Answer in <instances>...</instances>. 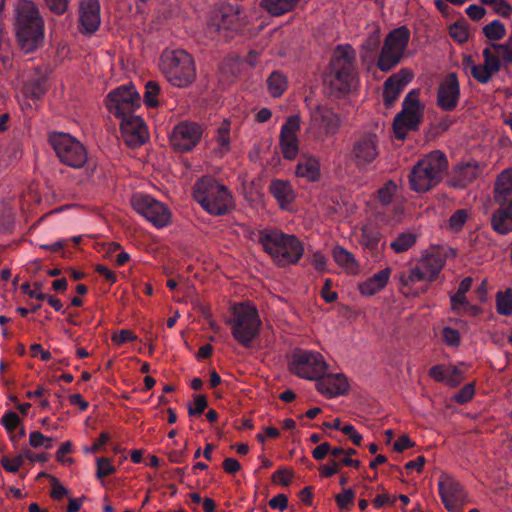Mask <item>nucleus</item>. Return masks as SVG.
Instances as JSON below:
<instances>
[{"label": "nucleus", "mask_w": 512, "mask_h": 512, "mask_svg": "<svg viewBox=\"0 0 512 512\" xmlns=\"http://www.w3.org/2000/svg\"><path fill=\"white\" fill-rule=\"evenodd\" d=\"M16 35L20 48L29 53L37 49L44 38V22L38 8L30 0H19L16 6Z\"/></svg>", "instance_id": "obj_1"}, {"label": "nucleus", "mask_w": 512, "mask_h": 512, "mask_svg": "<svg viewBox=\"0 0 512 512\" xmlns=\"http://www.w3.org/2000/svg\"><path fill=\"white\" fill-rule=\"evenodd\" d=\"M258 241L266 253L280 266L298 263L304 253L301 241L292 234L276 229H264L258 234Z\"/></svg>", "instance_id": "obj_2"}, {"label": "nucleus", "mask_w": 512, "mask_h": 512, "mask_svg": "<svg viewBox=\"0 0 512 512\" xmlns=\"http://www.w3.org/2000/svg\"><path fill=\"white\" fill-rule=\"evenodd\" d=\"M448 169L446 156L436 150L421 158L411 169L408 180L410 189L425 193L437 186Z\"/></svg>", "instance_id": "obj_3"}, {"label": "nucleus", "mask_w": 512, "mask_h": 512, "mask_svg": "<svg viewBox=\"0 0 512 512\" xmlns=\"http://www.w3.org/2000/svg\"><path fill=\"white\" fill-rule=\"evenodd\" d=\"M194 197L207 212L214 215H222L234 205L227 188L210 177H204L196 183Z\"/></svg>", "instance_id": "obj_4"}, {"label": "nucleus", "mask_w": 512, "mask_h": 512, "mask_svg": "<svg viewBox=\"0 0 512 512\" xmlns=\"http://www.w3.org/2000/svg\"><path fill=\"white\" fill-rule=\"evenodd\" d=\"M160 69L166 79L179 88L189 86L196 77L194 61L184 50L165 51L161 57Z\"/></svg>", "instance_id": "obj_5"}, {"label": "nucleus", "mask_w": 512, "mask_h": 512, "mask_svg": "<svg viewBox=\"0 0 512 512\" xmlns=\"http://www.w3.org/2000/svg\"><path fill=\"white\" fill-rule=\"evenodd\" d=\"M232 317L228 320L234 339L244 347H249L258 336L261 320L257 309L248 303L232 306Z\"/></svg>", "instance_id": "obj_6"}, {"label": "nucleus", "mask_w": 512, "mask_h": 512, "mask_svg": "<svg viewBox=\"0 0 512 512\" xmlns=\"http://www.w3.org/2000/svg\"><path fill=\"white\" fill-rule=\"evenodd\" d=\"M425 105L420 90H411L404 98L402 110L395 116L393 129L396 138L403 140L410 131L417 130L423 120Z\"/></svg>", "instance_id": "obj_7"}, {"label": "nucleus", "mask_w": 512, "mask_h": 512, "mask_svg": "<svg viewBox=\"0 0 512 512\" xmlns=\"http://www.w3.org/2000/svg\"><path fill=\"white\" fill-rule=\"evenodd\" d=\"M409 39L410 32L406 27L396 28L387 35L378 58V67L381 71H389L400 62Z\"/></svg>", "instance_id": "obj_8"}, {"label": "nucleus", "mask_w": 512, "mask_h": 512, "mask_svg": "<svg viewBox=\"0 0 512 512\" xmlns=\"http://www.w3.org/2000/svg\"><path fill=\"white\" fill-rule=\"evenodd\" d=\"M50 142L60 161L73 168H81L87 162L85 147L75 138L66 133H54Z\"/></svg>", "instance_id": "obj_9"}, {"label": "nucleus", "mask_w": 512, "mask_h": 512, "mask_svg": "<svg viewBox=\"0 0 512 512\" xmlns=\"http://www.w3.org/2000/svg\"><path fill=\"white\" fill-rule=\"evenodd\" d=\"M327 368L326 362L320 353L298 350L295 351L289 361V369L295 375L308 379H318L325 373Z\"/></svg>", "instance_id": "obj_10"}, {"label": "nucleus", "mask_w": 512, "mask_h": 512, "mask_svg": "<svg viewBox=\"0 0 512 512\" xmlns=\"http://www.w3.org/2000/svg\"><path fill=\"white\" fill-rule=\"evenodd\" d=\"M133 209L156 228H163L171 223L169 208L162 202L145 194H135L131 199Z\"/></svg>", "instance_id": "obj_11"}, {"label": "nucleus", "mask_w": 512, "mask_h": 512, "mask_svg": "<svg viewBox=\"0 0 512 512\" xmlns=\"http://www.w3.org/2000/svg\"><path fill=\"white\" fill-rule=\"evenodd\" d=\"M141 98L133 85L119 86L110 91L106 97V108L117 118L123 119L139 107Z\"/></svg>", "instance_id": "obj_12"}, {"label": "nucleus", "mask_w": 512, "mask_h": 512, "mask_svg": "<svg viewBox=\"0 0 512 512\" xmlns=\"http://www.w3.org/2000/svg\"><path fill=\"white\" fill-rule=\"evenodd\" d=\"M438 491L444 507L449 512H462L466 493L458 480L450 474L442 473L438 480Z\"/></svg>", "instance_id": "obj_13"}, {"label": "nucleus", "mask_w": 512, "mask_h": 512, "mask_svg": "<svg viewBox=\"0 0 512 512\" xmlns=\"http://www.w3.org/2000/svg\"><path fill=\"white\" fill-rule=\"evenodd\" d=\"M201 135L202 129L197 123L180 122L172 129L169 141L173 149L185 152L196 146Z\"/></svg>", "instance_id": "obj_14"}, {"label": "nucleus", "mask_w": 512, "mask_h": 512, "mask_svg": "<svg viewBox=\"0 0 512 512\" xmlns=\"http://www.w3.org/2000/svg\"><path fill=\"white\" fill-rule=\"evenodd\" d=\"M378 156L376 135L372 132L360 135L353 143L351 157L359 168L369 166Z\"/></svg>", "instance_id": "obj_15"}, {"label": "nucleus", "mask_w": 512, "mask_h": 512, "mask_svg": "<svg viewBox=\"0 0 512 512\" xmlns=\"http://www.w3.org/2000/svg\"><path fill=\"white\" fill-rule=\"evenodd\" d=\"M300 130V117L290 116L281 127L280 149L283 157L288 160L296 158L299 152L298 132Z\"/></svg>", "instance_id": "obj_16"}, {"label": "nucleus", "mask_w": 512, "mask_h": 512, "mask_svg": "<svg viewBox=\"0 0 512 512\" xmlns=\"http://www.w3.org/2000/svg\"><path fill=\"white\" fill-rule=\"evenodd\" d=\"M239 26V13L238 10L232 5H225L213 10L207 22V28L211 32L235 30Z\"/></svg>", "instance_id": "obj_17"}, {"label": "nucleus", "mask_w": 512, "mask_h": 512, "mask_svg": "<svg viewBox=\"0 0 512 512\" xmlns=\"http://www.w3.org/2000/svg\"><path fill=\"white\" fill-rule=\"evenodd\" d=\"M121 133L125 142L132 147L140 146L149 138L147 127L139 116L129 115L121 119Z\"/></svg>", "instance_id": "obj_18"}, {"label": "nucleus", "mask_w": 512, "mask_h": 512, "mask_svg": "<svg viewBox=\"0 0 512 512\" xmlns=\"http://www.w3.org/2000/svg\"><path fill=\"white\" fill-rule=\"evenodd\" d=\"M414 73L409 68H402L391 75L384 83L383 101L385 106L391 107L403 89L412 81Z\"/></svg>", "instance_id": "obj_19"}, {"label": "nucleus", "mask_w": 512, "mask_h": 512, "mask_svg": "<svg viewBox=\"0 0 512 512\" xmlns=\"http://www.w3.org/2000/svg\"><path fill=\"white\" fill-rule=\"evenodd\" d=\"M459 97L460 87L458 79L454 73H450L439 85L437 104L445 111H452L457 107Z\"/></svg>", "instance_id": "obj_20"}, {"label": "nucleus", "mask_w": 512, "mask_h": 512, "mask_svg": "<svg viewBox=\"0 0 512 512\" xmlns=\"http://www.w3.org/2000/svg\"><path fill=\"white\" fill-rule=\"evenodd\" d=\"M397 280L400 284L401 291L406 295L413 296L418 295L422 291L419 285L427 283L415 263L410 264L407 269L399 272Z\"/></svg>", "instance_id": "obj_21"}, {"label": "nucleus", "mask_w": 512, "mask_h": 512, "mask_svg": "<svg viewBox=\"0 0 512 512\" xmlns=\"http://www.w3.org/2000/svg\"><path fill=\"white\" fill-rule=\"evenodd\" d=\"M325 82L329 85L332 92L345 94L351 91L355 86L354 71L330 68L326 75Z\"/></svg>", "instance_id": "obj_22"}, {"label": "nucleus", "mask_w": 512, "mask_h": 512, "mask_svg": "<svg viewBox=\"0 0 512 512\" xmlns=\"http://www.w3.org/2000/svg\"><path fill=\"white\" fill-rule=\"evenodd\" d=\"M80 23L83 29L92 33L100 25V5L98 0H81L80 2Z\"/></svg>", "instance_id": "obj_23"}, {"label": "nucleus", "mask_w": 512, "mask_h": 512, "mask_svg": "<svg viewBox=\"0 0 512 512\" xmlns=\"http://www.w3.org/2000/svg\"><path fill=\"white\" fill-rule=\"evenodd\" d=\"M316 387L322 395L333 398L347 392L348 381L343 374H330L318 380Z\"/></svg>", "instance_id": "obj_24"}, {"label": "nucleus", "mask_w": 512, "mask_h": 512, "mask_svg": "<svg viewBox=\"0 0 512 512\" xmlns=\"http://www.w3.org/2000/svg\"><path fill=\"white\" fill-rule=\"evenodd\" d=\"M312 121L321 126L327 134H334L338 130L340 117L330 108L318 105L311 114Z\"/></svg>", "instance_id": "obj_25"}, {"label": "nucleus", "mask_w": 512, "mask_h": 512, "mask_svg": "<svg viewBox=\"0 0 512 512\" xmlns=\"http://www.w3.org/2000/svg\"><path fill=\"white\" fill-rule=\"evenodd\" d=\"M390 276L391 269L389 267L382 269L375 273L372 277L359 283L358 290L363 296H373L386 287Z\"/></svg>", "instance_id": "obj_26"}, {"label": "nucleus", "mask_w": 512, "mask_h": 512, "mask_svg": "<svg viewBox=\"0 0 512 512\" xmlns=\"http://www.w3.org/2000/svg\"><path fill=\"white\" fill-rule=\"evenodd\" d=\"M444 264L445 260L441 256L435 254L425 255L415 263L427 283L436 280L443 269Z\"/></svg>", "instance_id": "obj_27"}, {"label": "nucleus", "mask_w": 512, "mask_h": 512, "mask_svg": "<svg viewBox=\"0 0 512 512\" xmlns=\"http://www.w3.org/2000/svg\"><path fill=\"white\" fill-rule=\"evenodd\" d=\"M497 209L491 217V226L495 232L506 235L512 232V198Z\"/></svg>", "instance_id": "obj_28"}, {"label": "nucleus", "mask_w": 512, "mask_h": 512, "mask_svg": "<svg viewBox=\"0 0 512 512\" xmlns=\"http://www.w3.org/2000/svg\"><path fill=\"white\" fill-rule=\"evenodd\" d=\"M296 176L309 182L318 181L321 176L319 160L312 156L303 155L298 161L295 170Z\"/></svg>", "instance_id": "obj_29"}, {"label": "nucleus", "mask_w": 512, "mask_h": 512, "mask_svg": "<svg viewBox=\"0 0 512 512\" xmlns=\"http://www.w3.org/2000/svg\"><path fill=\"white\" fill-rule=\"evenodd\" d=\"M512 194V168L503 170L496 178L494 185V200L504 204Z\"/></svg>", "instance_id": "obj_30"}, {"label": "nucleus", "mask_w": 512, "mask_h": 512, "mask_svg": "<svg viewBox=\"0 0 512 512\" xmlns=\"http://www.w3.org/2000/svg\"><path fill=\"white\" fill-rule=\"evenodd\" d=\"M355 52L350 45L338 46L334 51L330 68L354 71Z\"/></svg>", "instance_id": "obj_31"}, {"label": "nucleus", "mask_w": 512, "mask_h": 512, "mask_svg": "<svg viewBox=\"0 0 512 512\" xmlns=\"http://www.w3.org/2000/svg\"><path fill=\"white\" fill-rule=\"evenodd\" d=\"M479 169L474 163L458 165L453 170L452 185L455 187H465L478 177Z\"/></svg>", "instance_id": "obj_32"}, {"label": "nucleus", "mask_w": 512, "mask_h": 512, "mask_svg": "<svg viewBox=\"0 0 512 512\" xmlns=\"http://www.w3.org/2000/svg\"><path fill=\"white\" fill-rule=\"evenodd\" d=\"M270 190L282 208H287L295 199L294 190L286 181H272Z\"/></svg>", "instance_id": "obj_33"}, {"label": "nucleus", "mask_w": 512, "mask_h": 512, "mask_svg": "<svg viewBox=\"0 0 512 512\" xmlns=\"http://www.w3.org/2000/svg\"><path fill=\"white\" fill-rule=\"evenodd\" d=\"M332 256L334 261L348 273L354 274L358 271L359 265L354 256L342 246L333 248Z\"/></svg>", "instance_id": "obj_34"}, {"label": "nucleus", "mask_w": 512, "mask_h": 512, "mask_svg": "<svg viewBox=\"0 0 512 512\" xmlns=\"http://www.w3.org/2000/svg\"><path fill=\"white\" fill-rule=\"evenodd\" d=\"M288 87L287 77L279 71H274L267 79V88L272 97H280Z\"/></svg>", "instance_id": "obj_35"}, {"label": "nucleus", "mask_w": 512, "mask_h": 512, "mask_svg": "<svg viewBox=\"0 0 512 512\" xmlns=\"http://www.w3.org/2000/svg\"><path fill=\"white\" fill-rule=\"evenodd\" d=\"M356 454L357 450H331L330 457L340 471L343 466L359 467L360 461L352 458Z\"/></svg>", "instance_id": "obj_36"}, {"label": "nucleus", "mask_w": 512, "mask_h": 512, "mask_svg": "<svg viewBox=\"0 0 512 512\" xmlns=\"http://www.w3.org/2000/svg\"><path fill=\"white\" fill-rule=\"evenodd\" d=\"M230 130V123L227 120H224L216 130L215 140L218 144L217 152L220 155H224L230 151Z\"/></svg>", "instance_id": "obj_37"}, {"label": "nucleus", "mask_w": 512, "mask_h": 512, "mask_svg": "<svg viewBox=\"0 0 512 512\" xmlns=\"http://www.w3.org/2000/svg\"><path fill=\"white\" fill-rule=\"evenodd\" d=\"M1 422L13 441H16V439H19L24 435V431L20 427V418L16 413L9 412L4 414Z\"/></svg>", "instance_id": "obj_38"}, {"label": "nucleus", "mask_w": 512, "mask_h": 512, "mask_svg": "<svg viewBox=\"0 0 512 512\" xmlns=\"http://www.w3.org/2000/svg\"><path fill=\"white\" fill-rule=\"evenodd\" d=\"M299 0H262V6L272 15H282L296 5Z\"/></svg>", "instance_id": "obj_39"}, {"label": "nucleus", "mask_w": 512, "mask_h": 512, "mask_svg": "<svg viewBox=\"0 0 512 512\" xmlns=\"http://www.w3.org/2000/svg\"><path fill=\"white\" fill-rule=\"evenodd\" d=\"M451 308L456 313H469L471 315H477L480 312L478 307L470 305L467 302L465 294L458 292L451 296Z\"/></svg>", "instance_id": "obj_40"}, {"label": "nucleus", "mask_w": 512, "mask_h": 512, "mask_svg": "<svg viewBox=\"0 0 512 512\" xmlns=\"http://www.w3.org/2000/svg\"><path fill=\"white\" fill-rule=\"evenodd\" d=\"M496 309L501 315L512 314V289L507 288L496 294Z\"/></svg>", "instance_id": "obj_41"}, {"label": "nucleus", "mask_w": 512, "mask_h": 512, "mask_svg": "<svg viewBox=\"0 0 512 512\" xmlns=\"http://www.w3.org/2000/svg\"><path fill=\"white\" fill-rule=\"evenodd\" d=\"M416 242V235L413 233H402L390 246L396 253H402L410 249Z\"/></svg>", "instance_id": "obj_42"}, {"label": "nucleus", "mask_w": 512, "mask_h": 512, "mask_svg": "<svg viewBox=\"0 0 512 512\" xmlns=\"http://www.w3.org/2000/svg\"><path fill=\"white\" fill-rule=\"evenodd\" d=\"M29 441L34 448H51L58 445L56 438L45 436L38 431L32 432L29 435Z\"/></svg>", "instance_id": "obj_43"}, {"label": "nucleus", "mask_w": 512, "mask_h": 512, "mask_svg": "<svg viewBox=\"0 0 512 512\" xmlns=\"http://www.w3.org/2000/svg\"><path fill=\"white\" fill-rule=\"evenodd\" d=\"M483 32L490 40H500L505 36L506 30L500 21L494 20L483 28Z\"/></svg>", "instance_id": "obj_44"}, {"label": "nucleus", "mask_w": 512, "mask_h": 512, "mask_svg": "<svg viewBox=\"0 0 512 512\" xmlns=\"http://www.w3.org/2000/svg\"><path fill=\"white\" fill-rule=\"evenodd\" d=\"M116 468L111 463V460L104 457H96V477L98 479H103L113 473H115Z\"/></svg>", "instance_id": "obj_45"}, {"label": "nucleus", "mask_w": 512, "mask_h": 512, "mask_svg": "<svg viewBox=\"0 0 512 512\" xmlns=\"http://www.w3.org/2000/svg\"><path fill=\"white\" fill-rule=\"evenodd\" d=\"M159 91L160 88L156 82L150 81L146 83L144 99L147 106L156 107L158 105L157 96Z\"/></svg>", "instance_id": "obj_46"}, {"label": "nucleus", "mask_w": 512, "mask_h": 512, "mask_svg": "<svg viewBox=\"0 0 512 512\" xmlns=\"http://www.w3.org/2000/svg\"><path fill=\"white\" fill-rule=\"evenodd\" d=\"M484 63L486 70L495 74L500 70V61L497 55H494L489 48L483 50Z\"/></svg>", "instance_id": "obj_47"}, {"label": "nucleus", "mask_w": 512, "mask_h": 512, "mask_svg": "<svg viewBox=\"0 0 512 512\" xmlns=\"http://www.w3.org/2000/svg\"><path fill=\"white\" fill-rule=\"evenodd\" d=\"M450 36L459 43H464L469 38V30L464 23L457 22L450 27Z\"/></svg>", "instance_id": "obj_48"}, {"label": "nucleus", "mask_w": 512, "mask_h": 512, "mask_svg": "<svg viewBox=\"0 0 512 512\" xmlns=\"http://www.w3.org/2000/svg\"><path fill=\"white\" fill-rule=\"evenodd\" d=\"M468 211L461 209L456 211L449 219V227L454 231H459L468 219Z\"/></svg>", "instance_id": "obj_49"}, {"label": "nucleus", "mask_w": 512, "mask_h": 512, "mask_svg": "<svg viewBox=\"0 0 512 512\" xmlns=\"http://www.w3.org/2000/svg\"><path fill=\"white\" fill-rule=\"evenodd\" d=\"M396 190H397V185L394 182H392V181L386 182L384 184V186L382 188H380L378 191L379 200L383 204L390 203Z\"/></svg>", "instance_id": "obj_50"}, {"label": "nucleus", "mask_w": 512, "mask_h": 512, "mask_svg": "<svg viewBox=\"0 0 512 512\" xmlns=\"http://www.w3.org/2000/svg\"><path fill=\"white\" fill-rule=\"evenodd\" d=\"M355 492L352 489H344L342 493L335 496L338 507L342 510L348 509L353 503Z\"/></svg>", "instance_id": "obj_51"}, {"label": "nucleus", "mask_w": 512, "mask_h": 512, "mask_svg": "<svg viewBox=\"0 0 512 512\" xmlns=\"http://www.w3.org/2000/svg\"><path fill=\"white\" fill-rule=\"evenodd\" d=\"M470 72L472 76L480 83H487L493 75L488 70H486V68L482 64L471 65Z\"/></svg>", "instance_id": "obj_52"}, {"label": "nucleus", "mask_w": 512, "mask_h": 512, "mask_svg": "<svg viewBox=\"0 0 512 512\" xmlns=\"http://www.w3.org/2000/svg\"><path fill=\"white\" fill-rule=\"evenodd\" d=\"M474 393V385L467 384L457 394L453 396V400L459 404H463L470 401L474 396Z\"/></svg>", "instance_id": "obj_53"}, {"label": "nucleus", "mask_w": 512, "mask_h": 512, "mask_svg": "<svg viewBox=\"0 0 512 512\" xmlns=\"http://www.w3.org/2000/svg\"><path fill=\"white\" fill-rule=\"evenodd\" d=\"M342 433L350 440L354 446H360L362 442V435L351 424H344Z\"/></svg>", "instance_id": "obj_54"}, {"label": "nucleus", "mask_w": 512, "mask_h": 512, "mask_svg": "<svg viewBox=\"0 0 512 512\" xmlns=\"http://www.w3.org/2000/svg\"><path fill=\"white\" fill-rule=\"evenodd\" d=\"M463 380V373L456 366H448V374L446 375V384L455 387Z\"/></svg>", "instance_id": "obj_55"}, {"label": "nucleus", "mask_w": 512, "mask_h": 512, "mask_svg": "<svg viewBox=\"0 0 512 512\" xmlns=\"http://www.w3.org/2000/svg\"><path fill=\"white\" fill-rule=\"evenodd\" d=\"M1 463L3 468L8 472H16L19 467L23 463V459L21 456L10 458L8 456H3L1 459Z\"/></svg>", "instance_id": "obj_56"}, {"label": "nucleus", "mask_w": 512, "mask_h": 512, "mask_svg": "<svg viewBox=\"0 0 512 512\" xmlns=\"http://www.w3.org/2000/svg\"><path fill=\"white\" fill-rule=\"evenodd\" d=\"M443 340L449 346H458L460 343V334L457 330L445 327L442 331Z\"/></svg>", "instance_id": "obj_57"}, {"label": "nucleus", "mask_w": 512, "mask_h": 512, "mask_svg": "<svg viewBox=\"0 0 512 512\" xmlns=\"http://www.w3.org/2000/svg\"><path fill=\"white\" fill-rule=\"evenodd\" d=\"M137 337L135 334H133L130 330H120L117 333H114L112 335V341L116 343L117 345H121L123 343H126L128 341H134Z\"/></svg>", "instance_id": "obj_58"}, {"label": "nucleus", "mask_w": 512, "mask_h": 512, "mask_svg": "<svg viewBox=\"0 0 512 512\" xmlns=\"http://www.w3.org/2000/svg\"><path fill=\"white\" fill-rule=\"evenodd\" d=\"M448 366L435 365L429 370V376L438 382H446Z\"/></svg>", "instance_id": "obj_59"}, {"label": "nucleus", "mask_w": 512, "mask_h": 512, "mask_svg": "<svg viewBox=\"0 0 512 512\" xmlns=\"http://www.w3.org/2000/svg\"><path fill=\"white\" fill-rule=\"evenodd\" d=\"M310 263L316 270L325 271L327 258L320 251H316L310 256Z\"/></svg>", "instance_id": "obj_60"}, {"label": "nucleus", "mask_w": 512, "mask_h": 512, "mask_svg": "<svg viewBox=\"0 0 512 512\" xmlns=\"http://www.w3.org/2000/svg\"><path fill=\"white\" fill-rule=\"evenodd\" d=\"M494 47L505 61L512 63V39H508L505 43L497 44Z\"/></svg>", "instance_id": "obj_61"}, {"label": "nucleus", "mask_w": 512, "mask_h": 512, "mask_svg": "<svg viewBox=\"0 0 512 512\" xmlns=\"http://www.w3.org/2000/svg\"><path fill=\"white\" fill-rule=\"evenodd\" d=\"M207 406L206 398L202 395H198L195 397L193 406L189 407L190 415H200Z\"/></svg>", "instance_id": "obj_62"}, {"label": "nucleus", "mask_w": 512, "mask_h": 512, "mask_svg": "<svg viewBox=\"0 0 512 512\" xmlns=\"http://www.w3.org/2000/svg\"><path fill=\"white\" fill-rule=\"evenodd\" d=\"M293 477V474L285 469H279L273 474V481L282 484L284 486H287L291 479Z\"/></svg>", "instance_id": "obj_63"}, {"label": "nucleus", "mask_w": 512, "mask_h": 512, "mask_svg": "<svg viewBox=\"0 0 512 512\" xmlns=\"http://www.w3.org/2000/svg\"><path fill=\"white\" fill-rule=\"evenodd\" d=\"M319 471H320L321 476L326 477V478L331 477L334 474L339 472L337 466L335 465L334 461L331 459L330 456H329V459L327 460V463H325L319 467Z\"/></svg>", "instance_id": "obj_64"}]
</instances>
